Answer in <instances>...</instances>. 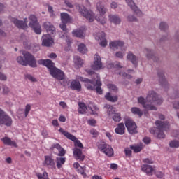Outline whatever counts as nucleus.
Masks as SVG:
<instances>
[{
  "label": "nucleus",
  "instance_id": "bf43d9fd",
  "mask_svg": "<svg viewBox=\"0 0 179 179\" xmlns=\"http://www.w3.org/2000/svg\"><path fill=\"white\" fill-rule=\"evenodd\" d=\"M65 150L62 148L59 150V156H65Z\"/></svg>",
  "mask_w": 179,
  "mask_h": 179
},
{
  "label": "nucleus",
  "instance_id": "6e6d98bb",
  "mask_svg": "<svg viewBox=\"0 0 179 179\" xmlns=\"http://www.w3.org/2000/svg\"><path fill=\"white\" fill-rule=\"evenodd\" d=\"M143 163H147L148 164H153V161L149 158H146L143 160Z\"/></svg>",
  "mask_w": 179,
  "mask_h": 179
},
{
  "label": "nucleus",
  "instance_id": "0e129e2a",
  "mask_svg": "<svg viewBox=\"0 0 179 179\" xmlns=\"http://www.w3.org/2000/svg\"><path fill=\"white\" fill-rule=\"evenodd\" d=\"M48 57V58H50L51 59H55V58H57V54L52 52Z\"/></svg>",
  "mask_w": 179,
  "mask_h": 179
},
{
  "label": "nucleus",
  "instance_id": "6e6552de",
  "mask_svg": "<svg viewBox=\"0 0 179 179\" xmlns=\"http://www.w3.org/2000/svg\"><path fill=\"white\" fill-rule=\"evenodd\" d=\"M98 148L102 153H105L108 157H113V156H114V150L113 149V147L104 141L100 142Z\"/></svg>",
  "mask_w": 179,
  "mask_h": 179
},
{
  "label": "nucleus",
  "instance_id": "37998d69",
  "mask_svg": "<svg viewBox=\"0 0 179 179\" xmlns=\"http://www.w3.org/2000/svg\"><path fill=\"white\" fill-rule=\"evenodd\" d=\"M107 86H108V89L113 90V92H115V93H117V92H118V87H117V86H115V85L108 84Z\"/></svg>",
  "mask_w": 179,
  "mask_h": 179
},
{
  "label": "nucleus",
  "instance_id": "3c124183",
  "mask_svg": "<svg viewBox=\"0 0 179 179\" xmlns=\"http://www.w3.org/2000/svg\"><path fill=\"white\" fill-rule=\"evenodd\" d=\"M110 7L112 9H117V8H118V3H117L115 1H113L110 3Z\"/></svg>",
  "mask_w": 179,
  "mask_h": 179
},
{
  "label": "nucleus",
  "instance_id": "2eb2a0df",
  "mask_svg": "<svg viewBox=\"0 0 179 179\" xmlns=\"http://www.w3.org/2000/svg\"><path fill=\"white\" fill-rule=\"evenodd\" d=\"M96 41H100L101 47H107V39H106V33L101 31L95 35Z\"/></svg>",
  "mask_w": 179,
  "mask_h": 179
},
{
  "label": "nucleus",
  "instance_id": "e433bc0d",
  "mask_svg": "<svg viewBox=\"0 0 179 179\" xmlns=\"http://www.w3.org/2000/svg\"><path fill=\"white\" fill-rule=\"evenodd\" d=\"M36 177H38V179H50L48 178V173L46 171L43 172V173H36Z\"/></svg>",
  "mask_w": 179,
  "mask_h": 179
},
{
  "label": "nucleus",
  "instance_id": "09e8293b",
  "mask_svg": "<svg viewBox=\"0 0 179 179\" xmlns=\"http://www.w3.org/2000/svg\"><path fill=\"white\" fill-rule=\"evenodd\" d=\"M155 174L157 178H162L164 177V173H163L162 171L155 172Z\"/></svg>",
  "mask_w": 179,
  "mask_h": 179
},
{
  "label": "nucleus",
  "instance_id": "dca6fc26",
  "mask_svg": "<svg viewBox=\"0 0 179 179\" xmlns=\"http://www.w3.org/2000/svg\"><path fill=\"white\" fill-rule=\"evenodd\" d=\"M12 22L18 29H23V30L27 29V18H25L24 21H20L16 18H13Z\"/></svg>",
  "mask_w": 179,
  "mask_h": 179
},
{
  "label": "nucleus",
  "instance_id": "680f3d73",
  "mask_svg": "<svg viewBox=\"0 0 179 179\" xmlns=\"http://www.w3.org/2000/svg\"><path fill=\"white\" fill-rule=\"evenodd\" d=\"M89 125H92V127H94L96 125V120L94 119H92L88 120Z\"/></svg>",
  "mask_w": 179,
  "mask_h": 179
},
{
  "label": "nucleus",
  "instance_id": "2f4dec72",
  "mask_svg": "<svg viewBox=\"0 0 179 179\" xmlns=\"http://www.w3.org/2000/svg\"><path fill=\"white\" fill-rule=\"evenodd\" d=\"M105 108H106V112L109 117H112V115H113L115 113V108H114L111 105L106 104L105 106Z\"/></svg>",
  "mask_w": 179,
  "mask_h": 179
},
{
  "label": "nucleus",
  "instance_id": "774afa93",
  "mask_svg": "<svg viewBox=\"0 0 179 179\" xmlns=\"http://www.w3.org/2000/svg\"><path fill=\"white\" fill-rule=\"evenodd\" d=\"M110 169H112V170H117V169H118V164L114 163L111 164Z\"/></svg>",
  "mask_w": 179,
  "mask_h": 179
},
{
  "label": "nucleus",
  "instance_id": "338daca9",
  "mask_svg": "<svg viewBox=\"0 0 179 179\" xmlns=\"http://www.w3.org/2000/svg\"><path fill=\"white\" fill-rule=\"evenodd\" d=\"M6 79H8L6 76H5V74L0 72V80H6Z\"/></svg>",
  "mask_w": 179,
  "mask_h": 179
},
{
  "label": "nucleus",
  "instance_id": "ea45409f",
  "mask_svg": "<svg viewBox=\"0 0 179 179\" xmlns=\"http://www.w3.org/2000/svg\"><path fill=\"white\" fill-rule=\"evenodd\" d=\"M145 51L147 52V58L148 59H154L155 61V58H156V57H155V55H153V52L149 49H145Z\"/></svg>",
  "mask_w": 179,
  "mask_h": 179
},
{
  "label": "nucleus",
  "instance_id": "f257e3e1",
  "mask_svg": "<svg viewBox=\"0 0 179 179\" xmlns=\"http://www.w3.org/2000/svg\"><path fill=\"white\" fill-rule=\"evenodd\" d=\"M88 75L91 76L92 80L86 78H81L80 81L84 82L85 87L88 90H96L99 94H103L101 90V81H100V76L93 70H86Z\"/></svg>",
  "mask_w": 179,
  "mask_h": 179
},
{
  "label": "nucleus",
  "instance_id": "a19ab883",
  "mask_svg": "<svg viewBox=\"0 0 179 179\" xmlns=\"http://www.w3.org/2000/svg\"><path fill=\"white\" fill-rule=\"evenodd\" d=\"M31 110V106L30 104H27L24 109V117L26 118L27 115H29V113H30Z\"/></svg>",
  "mask_w": 179,
  "mask_h": 179
},
{
  "label": "nucleus",
  "instance_id": "f3484780",
  "mask_svg": "<svg viewBox=\"0 0 179 179\" xmlns=\"http://www.w3.org/2000/svg\"><path fill=\"white\" fill-rule=\"evenodd\" d=\"M126 3H127L128 6L131 8V10L134 11V13L137 15V16H142V11L140 10L139 8H138V6L135 5V2H134V0H125Z\"/></svg>",
  "mask_w": 179,
  "mask_h": 179
},
{
  "label": "nucleus",
  "instance_id": "473e14b6",
  "mask_svg": "<svg viewBox=\"0 0 179 179\" xmlns=\"http://www.w3.org/2000/svg\"><path fill=\"white\" fill-rule=\"evenodd\" d=\"M62 23H69L71 22V17L66 13H61Z\"/></svg>",
  "mask_w": 179,
  "mask_h": 179
},
{
  "label": "nucleus",
  "instance_id": "aec40b11",
  "mask_svg": "<svg viewBox=\"0 0 179 179\" xmlns=\"http://www.w3.org/2000/svg\"><path fill=\"white\" fill-rule=\"evenodd\" d=\"M124 47V42L120 41H114L110 43V48L111 50H122Z\"/></svg>",
  "mask_w": 179,
  "mask_h": 179
},
{
  "label": "nucleus",
  "instance_id": "8fccbe9b",
  "mask_svg": "<svg viewBox=\"0 0 179 179\" xmlns=\"http://www.w3.org/2000/svg\"><path fill=\"white\" fill-rule=\"evenodd\" d=\"M62 148V147L61 145H59V143L53 144V145L51 146V149H52V150L57 149V150H61Z\"/></svg>",
  "mask_w": 179,
  "mask_h": 179
},
{
  "label": "nucleus",
  "instance_id": "4be33fe9",
  "mask_svg": "<svg viewBox=\"0 0 179 179\" xmlns=\"http://www.w3.org/2000/svg\"><path fill=\"white\" fill-rule=\"evenodd\" d=\"M70 87L73 90H76L77 92H80L82 90V85H80V82L78 80H73L71 83Z\"/></svg>",
  "mask_w": 179,
  "mask_h": 179
},
{
  "label": "nucleus",
  "instance_id": "4c0bfd02",
  "mask_svg": "<svg viewBox=\"0 0 179 179\" xmlns=\"http://www.w3.org/2000/svg\"><path fill=\"white\" fill-rule=\"evenodd\" d=\"M112 120H113V121H115V122H120V121H121V120H122L121 113H115L114 115H113Z\"/></svg>",
  "mask_w": 179,
  "mask_h": 179
},
{
  "label": "nucleus",
  "instance_id": "79ce46f5",
  "mask_svg": "<svg viewBox=\"0 0 179 179\" xmlns=\"http://www.w3.org/2000/svg\"><path fill=\"white\" fill-rule=\"evenodd\" d=\"M124 153L127 157H132V150L129 148H126L124 149Z\"/></svg>",
  "mask_w": 179,
  "mask_h": 179
},
{
  "label": "nucleus",
  "instance_id": "20e7f679",
  "mask_svg": "<svg viewBox=\"0 0 179 179\" xmlns=\"http://www.w3.org/2000/svg\"><path fill=\"white\" fill-rule=\"evenodd\" d=\"M156 127H152L150 129V132L152 135H155L159 139H164L166 138V134H164V131H169L170 128V124L167 122H162L160 120H157L155 122Z\"/></svg>",
  "mask_w": 179,
  "mask_h": 179
},
{
  "label": "nucleus",
  "instance_id": "72a5a7b5",
  "mask_svg": "<svg viewBox=\"0 0 179 179\" xmlns=\"http://www.w3.org/2000/svg\"><path fill=\"white\" fill-rule=\"evenodd\" d=\"M131 111L132 114H134L136 115H138V117H142L143 115V112L141 111V110L139 109V108L133 107L131 109Z\"/></svg>",
  "mask_w": 179,
  "mask_h": 179
},
{
  "label": "nucleus",
  "instance_id": "a878e982",
  "mask_svg": "<svg viewBox=\"0 0 179 179\" xmlns=\"http://www.w3.org/2000/svg\"><path fill=\"white\" fill-rule=\"evenodd\" d=\"M4 145H7L8 146H13L14 148H17V144H16L15 141H12L9 137H4L1 139Z\"/></svg>",
  "mask_w": 179,
  "mask_h": 179
},
{
  "label": "nucleus",
  "instance_id": "393cba45",
  "mask_svg": "<svg viewBox=\"0 0 179 179\" xmlns=\"http://www.w3.org/2000/svg\"><path fill=\"white\" fill-rule=\"evenodd\" d=\"M115 132L118 135H124L125 134V125H124V123H119L115 129Z\"/></svg>",
  "mask_w": 179,
  "mask_h": 179
},
{
  "label": "nucleus",
  "instance_id": "a211bd4d",
  "mask_svg": "<svg viewBox=\"0 0 179 179\" xmlns=\"http://www.w3.org/2000/svg\"><path fill=\"white\" fill-rule=\"evenodd\" d=\"M141 170L143 173H145L147 176H153L156 169L151 165L143 164L141 166Z\"/></svg>",
  "mask_w": 179,
  "mask_h": 179
},
{
  "label": "nucleus",
  "instance_id": "7ed1b4c3",
  "mask_svg": "<svg viewBox=\"0 0 179 179\" xmlns=\"http://www.w3.org/2000/svg\"><path fill=\"white\" fill-rule=\"evenodd\" d=\"M39 65H43L49 69L51 76L57 80H64L65 79V73L61 69L55 67V63L50 59H40L38 61Z\"/></svg>",
  "mask_w": 179,
  "mask_h": 179
},
{
  "label": "nucleus",
  "instance_id": "6ab92c4d",
  "mask_svg": "<svg viewBox=\"0 0 179 179\" xmlns=\"http://www.w3.org/2000/svg\"><path fill=\"white\" fill-rule=\"evenodd\" d=\"M44 166L48 167L49 169H55V161H54V159H52L51 156L45 155L44 160Z\"/></svg>",
  "mask_w": 179,
  "mask_h": 179
},
{
  "label": "nucleus",
  "instance_id": "864d4df0",
  "mask_svg": "<svg viewBox=\"0 0 179 179\" xmlns=\"http://www.w3.org/2000/svg\"><path fill=\"white\" fill-rule=\"evenodd\" d=\"M78 173H80V174L81 176H83L85 177V176H86V173H85V169L83 167H80V169H78Z\"/></svg>",
  "mask_w": 179,
  "mask_h": 179
},
{
  "label": "nucleus",
  "instance_id": "c03bdc74",
  "mask_svg": "<svg viewBox=\"0 0 179 179\" xmlns=\"http://www.w3.org/2000/svg\"><path fill=\"white\" fill-rule=\"evenodd\" d=\"M169 145L171 148H179V141L173 140L170 142Z\"/></svg>",
  "mask_w": 179,
  "mask_h": 179
},
{
  "label": "nucleus",
  "instance_id": "f03ea898",
  "mask_svg": "<svg viewBox=\"0 0 179 179\" xmlns=\"http://www.w3.org/2000/svg\"><path fill=\"white\" fill-rule=\"evenodd\" d=\"M138 102L143 106L145 110H157L155 106H160L163 103V99H159V96L154 91H150L147 95L146 99L140 96L138 98Z\"/></svg>",
  "mask_w": 179,
  "mask_h": 179
},
{
  "label": "nucleus",
  "instance_id": "de8ad7c7",
  "mask_svg": "<svg viewBox=\"0 0 179 179\" xmlns=\"http://www.w3.org/2000/svg\"><path fill=\"white\" fill-rule=\"evenodd\" d=\"M119 75H120L123 78H126V79H132V76L127 73H120Z\"/></svg>",
  "mask_w": 179,
  "mask_h": 179
},
{
  "label": "nucleus",
  "instance_id": "a18cd8bd",
  "mask_svg": "<svg viewBox=\"0 0 179 179\" xmlns=\"http://www.w3.org/2000/svg\"><path fill=\"white\" fill-rule=\"evenodd\" d=\"M159 29L160 30H163L164 31V30L169 29V25H167L166 22H162L159 24Z\"/></svg>",
  "mask_w": 179,
  "mask_h": 179
},
{
  "label": "nucleus",
  "instance_id": "1a4fd4ad",
  "mask_svg": "<svg viewBox=\"0 0 179 179\" xmlns=\"http://www.w3.org/2000/svg\"><path fill=\"white\" fill-rule=\"evenodd\" d=\"M96 9L100 15L95 17L96 20L99 22L101 24H106V18L104 17V15H106V8H104V6L101 5V1H99L96 3Z\"/></svg>",
  "mask_w": 179,
  "mask_h": 179
},
{
  "label": "nucleus",
  "instance_id": "13d9d810",
  "mask_svg": "<svg viewBox=\"0 0 179 179\" xmlns=\"http://www.w3.org/2000/svg\"><path fill=\"white\" fill-rule=\"evenodd\" d=\"M64 3L68 6V8H73V4L72 3L69 2L68 0H64Z\"/></svg>",
  "mask_w": 179,
  "mask_h": 179
},
{
  "label": "nucleus",
  "instance_id": "39448f33",
  "mask_svg": "<svg viewBox=\"0 0 179 179\" xmlns=\"http://www.w3.org/2000/svg\"><path fill=\"white\" fill-rule=\"evenodd\" d=\"M43 27L48 34L43 36L42 45L45 47H51L54 44V39L51 37V34H55V27L50 22H44Z\"/></svg>",
  "mask_w": 179,
  "mask_h": 179
},
{
  "label": "nucleus",
  "instance_id": "c9c22d12",
  "mask_svg": "<svg viewBox=\"0 0 179 179\" xmlns=\"http://www.w3.org/2000/svg\"><path fill=\"white\" fill-rule=\"evenodd\" d=\"M78 51L81 54H86V52H87V48H86L85 44L81 43L78 45Z\"/></svg>",
  "mask_w": 179,
  "mask_h": 179
},
{
  "label": "nucleus",
  "instance_id": "4d7b16f0",
  "mask_svg": "<svg viewBox=\"0 0 179 179\" xmlns=\"http://www.w3.org/2000/svg\"><path fill=\"white\" fill-rule=\"evenodd\" d=\"M59 26L60 29H62L63 31H66V23L62 22V24Z\"/></svg>",
  "mask_w": 179,
  "mask_h": 179
},
{
  "label": "nucleus",
  "instance_id": "c756f323",
  "mask_svg": "<svg viewBox=\"0 0 179 179\" xmlns=\"http://www.w3.org/2000/svg\"><path fill=\"white\" fill-rule=\"evenodd\" d=\"M78 111L79 114H86V111H87V106L85 103L78 102Z\"/></svg>",
  "mask_w": 179,
  "mask_h": 179
},
{
  "label": "nucleus",
  "instance_id": "7c9ffc66",
  "mask_svg": "<svg viewBox=\"0 0 179 179\" xmlns=\"http://www.w3.org/2000/svg\"><path fill=\"white\" fill-rule=\"evenodd\" d=\"M127 59H129V61L133 63V65L136 66L138 65V57H136V56H135L132 52H129L128 53Z\"/></svg>",
  "mask_w": 179,
  "mask_h": 179
},
{
  "label": "nucleus",
  "instance_id": "f8f14e48",
  "mask_svg": "<svg viewBox=\"0 0 179 179\" xmlns=\"http://www.w3.org/2000/svg\"><path fill=\"white\" fill-rule=\"evenodd\" d=\"M29 27L33 29L36 34H41V26H40L38 21H37V17L34 15H31L29 16Z\"/></svg>",
  "mask_w": 179,
  "mask_h": 179
},
{
  "label": "nucleus",
  "instance_id": "5701e85b",
  "mask_svg": "<svg viewBox=\"0 0 179 179\" xmlns=\"http://www.w3.org/2000/svg\"><path fill=\"white\" fill-rule=\"evenodd\" d=\"M73 156L76 159L80 160V162H83L85 160V155L82 154V150L79 148H74L73 149Z\"/></svg>",
  "mask_w": 179,
  "mask_h": 179
},
{
  "label": "nucleus",
  "instance_id": "49530a36",
  "mask_svg": "<svg viewBox=\"0 0 179 179\" xmlns=\"http://www.w3.org/2000/svg\"><path fill=\"white\" fill-rule=\"evenodd\" d=\"M25 78L31 82H37V79H36V78L33 77V76L30 74H27V76H25Z\"/></svg>",
  "mask_w": 179,
  "mask_h": 179
},
{
  "label": "nucleus",
  "instance_id": "bb28decb",
  "mask_svg": "<svg viewBox=\"0 0 179 179\" xmlns=\"http://www.w3.org/2000/svg\"><path fill=\"white\" fill-rule=\"evenodd\" d=\"M73 61L74 66L76 68V69H79V68H82V66H83V59H82L80 57L75 56Z\"/></svg>",
  "mask_w": 179,
  "mask_h": 179
},
{
  "label": "nucleus",
  "instance_id": "ddd939ff",
  "mask_svg": "<svg viewBox=\"0 0 179 179\" xmlns=\"http://www.w3.org/2000/svg\"><path fill=\"white\" fill-rule=\"evenodd\" d=\"M125 127L129 134L134 135L135 134H138V127L136 126V123L132 120L131 118H127L125 120Z\"/></svg>",
  "mask_w": 179,
  "mask_h": 179
},
{
  "label": "nucleus",
  "instance_id": "4468645a",
  "mask_svg": "<svg viewBox=\"0 0 179 179\" xmlns=\"http://www.w3.org/2000/svg\"><path fill=\"white\" fill-rule=\"evenodd\" d=\"M94 63L91 65L92 69L94 71H100V69H103V62H101V57L99 56V55L96 54L94 56Z\"/></svg>",
  "mask_w": 179,
  "mask_h": 179
},
{
  "label": "nucleus",
  "instance_id": "9d476101",
  "mask_svg": "<svg viewBox=\"0 0 179 179\" xmlns=\"http://www.w3.org/2000/svg\"><path fill=\"white\" fill-rule=\"evenodd\" d=\"M59 132L66 136L67 139H70V141L74 142V146L83 148V144H82V142H80V141H79L76 137H75V136L72 135L71 133L64 130V129L62 128H60L59 129Z\"/></svg>",
  "mask_w": 179,
  "mask_h": 179
},
{
  "label": "nucleus",
  "instance_id": "0eeeda50",
  "mask_svg": "<svg viewBox=\"0 0 179 179\" xmlns=\"http://www.w3.org/2000/svg\"><path fill=\"white\" fill-rule=\"evenodd\" d=\"M76 9H78V12L87 19V20H89L91 23L94 21V13H92L91 10H87L86 8L83 6H80L78 4L76 6Z\"/></svg>",
  "mask_w": 179,
  "mask_h": 179
},
{
  "label": "nucleus",
  "instance_id": "cd10ccee",
  "mask_svg": "<svg viewBox=\"0 0 179 179\" xmlns=\"http://www.w3.org/2000/svg\"><path fill=\"white\" fill-rule=\"evenodd\" d=\"M159 81V83H161L162 86H164V87H166L167 86V80H166V78H164V74L163 72H158L157 73Z\"/></svg>",
  "mask_w": 179,
  "mask_h": 179
},
{
  "label": "nucleus",
  "instance_id": "412c9836",
  "mask_svg": "<svg viewBox=\"0 0 179 179\" xmlns=\"http://www.w3.org/2000/svg\"><path fill=\"white\" fill-rule=\"evenodd\" d=\"M72 34L75 37L82 38V37H85V36H86V29L85 27H81L76 30H73Z\"/></svg>",
  "mask_w": 179,
  "mask_h": 179
},
{
  "label": "nucleus",
  "instance_id": "c85d7f7f",
  "mask_svg": "<svg viewBox=\"0 0 179 179\" xmlns=\"http://www.w3.org/2000/svg\"><path fill=\"white\" fill-rule=\"evenodd\" d=\"M105 99L108 101H110V103H117L118 101V96H112L111 93L108 92L105 95Z\"/></svg>",
  "mask_w": 179,
  "mask_h": 179
},
{
  "label": "nucleus",
  "instance_id": "5fc2aeb1",
  "mask_svg": "<svg viewBox=\"0 0 179 179\" xmlns=\"http://www.w3.org/2000/svg\"><path fill=\"white\" fill-rule=\"evenodd\" d=\"M127 20L129 22H136V17H134V15H129Z\"/></svg>",
  "mask_w": 179,
  "mask_h": 179
},
{
  "label": "nucleus",
  "instance_id": "052dcab7",
  "mask_svg": "<svg viewBox=\"0 0 179 179\" xmlns=\"http://www.w3.org/2000/svg\"><path fill=\"white\" fill-rule=\"evenodd\" d=\"M10 90L9 88L6 86H3V93H4V94H8V93H9Z\"/></svg>",
  "mask_w": 179,
  "mask_h": 179
},
{
  "label": "nucleus",
  "instance_id": "603ef678",
  "mask_svg": "<svg viewBox=\"0 0 179 179\" xmlns=\"http://www.w3.org/2000/svg\"><path fill=\"white\" fill-rule=\"evenodd\" d=\"M48 10L50 14V16H54V10L52 8V6H48Z\"/></svg>",
  "mask_w": 179,
  "mask_h": 179
},
{
  "label": "nucleus",
  "instance_id": "58836bf2",
  "mask_svg": "<svg viewBox=\"0 0 179 179\" xmlns=\"http://www.w3.org/2000/svg\"><path fill=\"white\" fill-rule=\"evenodd\" d=\"M130 149L134 152V153H139L142 150V147L141 145H130Z\"/></svg>",
  "mask_w": 179,
  "mask_h": 179
},
{
  "label": "nucleus",
  "instance_id": "f704fd0d",
  "mask_svg": "<svg viewBox=\"0 0 179 179\" xmlns=\"http://www.w3.org/2000/svg\"><path fill=\"white\" fill-rule=\"evenodd\" d=\"M66 159L64 157L57 158V169H61L63 164H65Z\"/></svg>",
  "mask_w": 179,
  "mask_h": 179
},
{
  "label": "nucleus",
  "instance_id": "9b49d317",
  "mask_svg": "<svg viewBox=\"0 0 179 179\" xmlns=\"http://www.w3.org/2000/svg\"><path fill=\"white\" fill-rule=\"evenodd\" d=\"M13 120L3 110L0 108V125H6V127H12Z\"/></svg>",
  "mask_w": 179,
  "mask_h": 179
},
{
  "label": "nucleus",
  "instance_id": "423d86ee",
  "mask_svg": "<svg viewBox=\"0 0 179 179\" xmlns=\"http://www.w3.org/2000/svg\"><path fill=\"white\" fill-rule=\"evenodd\" d=\"M22 55H24V59L21 56L17 57L18 64H20V65H23L24 66L29 65L31 68H37V62L36 61L34 56L26 51L22 52Z\"/></svg>",
  "mask_w": 179,
  "mask_h": 179
},
{
  "label": "nucleus",
  "instance_id": "b1692460",
  "mask_svg": "<svg viewBox=\"0 0 179 179\" xmlns=\"http://www.w3.org/2000/svg\"><path fill=\"white\" fill-rule=\"evenodd\" d=\"M108 19L110 23H113V24H120L121 23V18L117 15H109Z\"/></svg>",
  "mask_w": 179,
  "mask_h": 179
},
{
  "label": "nucleus",
  "instance_id": "e2e57ef3",
  "mask_svg": "<svg viewBox=\"0 0 179 179\" xmlns=\"http://www.w3.org/2000/svg\"><path fill=\"white\" fill-rule=\"evenodd\" d=\"M143 141L146 145H149V143H150V138L149 137H145Z\"/></svg>",
  "mask_w": 179,
  "mask_h": 179
},
{
  "label": "nucleus",
  "instance_id": "69168bd1",
  "mask_svg": "<svg viewBox=\"0 0 179 179\" xmlns=\"http://www.w3.org/2000/svg\"><path fill=\"white\" fill-rule=\"evenodd\" d=\"M59 121H60V122H65L66 121V117H65V116L61 115L59 117Z\"/></svg>",
  "mask_w": 179,
  "mask_h": 179
}]
</instances>
